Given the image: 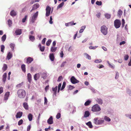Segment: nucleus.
Here are the masks:
<instances>
[{
	"instance_id": "nucleus-5",
	"label": "nucleus",
	"mask_w": 131,
	"mask_h": 131,
	"mask_svg": "<svg viewBox=\"0 0 131 131\" xmlns=\"http://www.w3.org/2000/svg\"><path fill=\"white\" fill-rule=\"evenodd\" d=\"M38 14V12L37 11L32 16L30 19L31 22L32 23H33L35 22L37 18Z\"/></svg>"
},
{
	"instance_id": "nucleus-62",
	"label": "nucleus",
	"mask_w": 131,
	"mask_h": 131,
	"mask_svg": "<svg viewBox=\"0 0 131 131\" xmlns=\"http://www.w3.org/2000/svg\"><path fill=\"white\" fill-rule=\"evenodd\" d=\"M66 63V61H65L63 62L61 66V67H63L64 65H65V64Z\"/></svg>"
},
{
	"instance_id": "nucleus-28",
	"label": "nucleus",
	"mask_w": 131,
	"mask_h": 131,
	"mask_svg": "<svg viewBox=\"0 0 131 131\" xmlns=\"http://www.w3.org/2000/svg\"><path fill=\"white\" fill-rule=\"evenodd\" d=\"M32 117L33 116L31 114L29 113L28 114V117L29 121H30L32 120Z\"/></svg>"
},
{
	"instance_id": "nucleus-25",
	"label": "nucleus",
	"mask_w": 131,
	"mask_h": 131,
	"mask_svg": "<svg viewBox=\"0 0 131 131\" xmlns=\"http://www.w3.org/2000/svg\"><path fill=\"white\" fill-rule=\"evenodd\" d=\"M29 38L30 40L32 42H33L35 40V37L31 35L29 36Z\"/></svg>"
},
{
	"instance_id": "nucleus-17",
	"label": "nucleus",
	"mask_w": 131,
	"mask_h": 131,
	"mask_svg": "<svg viewBox=\"0 0 131 131\" xmlns=\"http://www.w3.org/2000/svg\"><path fill=\"white\" fill-rule=\"evenodd\" d=\"M23 114L22 112H18L17 113L16 116V118H20L22 116Z\"/></svg>"
},
{
	"instance_id": "nucleus-14",
	"label": "nucleus",
	"mask_w": 131,
	"mask_h": 131,
	"mask_svg": "<svg viewBox=\"0 0 131 131\" xmlns=\"http://www.w3.org/2000/svg\"><path fill=\"white\" fill-rule=\"evenodd\" d=\"M41 73L35 74L34 76V79L35 80H37L39 78Z\"/></svg>"
},
{
	"instance_id": "nucleus-20",
	"label": "nucleus",
	"mask_w": 131,
	"mask_h": 131,
	"mask_svg": "<svg viewBox=\"0 0 131 131\" xmlns=\"http://www.w3.org/2000/svg\"><path fill=\"white\" fill-rule=\"evenodd\" d=\"M27 78L28 81L30 83L31 80V75L30 73L28 74Z\"/></svg>"
},
{
	"instance_id": "nucleus-3",
	"label": "nucleus",
	"mask_w": 131,
	"mask_h": 131,
	"mask_svg": "<svg viewBox=\"0 0 131 131\" xmlns=\"http://www.w3.org/2000/svg\"><path fill=\"white\" fill-rule=\"evenodd\" d=\"M101 110L100 107L98 104H96L92 107L91 111L93 112H96L100 111Z\"/></svg>"
},
{
	"instance_id": "nucleus-23",
	"label": "nucleus",
	"mask_w": 131,
	"mask_h": 131,
	"mask_svg": "<svg viewBox=\"0 0 131 131\" xmlns=\"http://www.w3.org/2000/svg\"><path fill=\"white\" fill-rule=\"evenodd\" d=\"M7 78V74L6 73H5L3 74V81L5 83L6 81V78Z\"/></svg>"
},
{
	"instance_id": "nucleus-37",
	"label": "nucleus",
	"mask_w": 131,
	"mask_h": 131,
	"mask_svg": "<svg viewBox=\"0 0 131 131\" xmlns=\"http://www.w3.org/2000/svg\"><path fill=\"white\" fill-rule=\"evenodd\" d=\"M9 46L11 48L12 50H13L14 49V48L15 46V45L13 43H10L9 45Z\"/></svg>"
},
{
	"instance_id": "nucleus-52",
	"label": "nucleus",
	"mask_w": 131,
	"mask_h": 131,
	"mask_svg": "<svg viewBox=\"0 0 131 131\" xmlns=\"http://www.w3.org/2000/svg\"><path fill=\"white\" fill-rule=\"evenodd\" d=\"M45 49V47L44 46L40 47V50L42 52H43L44 51Z\"/></svg>"
},
{
	"instance_id": "nucleus-44",
	"label": "nucleus",
	"mask_w": 131,
	"mask_h": 131,
	"mask_svg": "<svg viewBox=\"0 0 131 131\" xmlns=\"http://www.w3.org/2000/svg\"><path fill=\"white\" fill-rule=\"evenodd\" d=\"M102 60L101 59H97L94 61V62L95 63H99L102 62Z\"/></svg>"
},
{
	"instance_id": "nucleus-30",
	"label": "nucleus",
	"mask_w": 131,
	"mask_h": 131,
	"mask_svg": "<svg viewBox=\"0 0 131 131\" xmlns=\"http://www.w3.org/2000/svg\"><path fill=\"white\" fill-rule=\"evenodd\" d=\"M84 55L86 57V58L89 60H91V57L87 53H85L84 54Z\"/></svg>"
},
{
	"instance_id": "nucleus-8",
	"label": "nucleus",
	"mask_w": 131,
	"mask_h": 131,
	"mask_svg": "<svg viewBox=\"0 0 131 131\" xmlns=\"http://www.w3.org/2000/svg\"><path fill=\"white\" fill-rule=\"evenodd\" d=\"M51 10V8L49 6L47 7L46 9V16L48 17L49 15L50 14Z\"/></svg>"
},
{
	"instance_id": "nucleus-2",
	"label": "nucleus",
	"mask_w": 131,
	"mask_h": 131,
	"mask_svg": "<svg viewBox=\"0 0 131 131\" xmlns=\"http://www.w3.org/2000/svg\"><path fill=\"white\" fill-rule=\"evenodd\" d=\"M17 94L18 97L20 98H23L25 96L26 92L23 89H19L17 91Z\"/></svg>"
},
{
	"instance_id": "nucleus-12",
	"label": "nucleus",
	"mask_w": 131,
	"mask_h": 131,
	"mask_svg": "<svg viewBox=\"0 0 131 131\" xmlns=\"http://www.w3.org/2000/svg\"><path fill=\"white\" fill-rule=\"evenodd\" d=\"M9 93H10L9 92H7L5 93L4 97V99L5 100L7 101L8 100L9 95Z\"/></svg>"
},
{
	"instance_id": "nucleus-46",
	"label": "nucleus",
	"mask_w": 131,
	"mask_h": 131,
	"mask_svg": "<svg viewBox=\"0 0 131 131\" xmlns=\"http://www.w3.org/2000/svg\"><path fill=\"white\" fill-rule=\"evenodd\" d=\"M98 47V46H95V47H93L92 46H90L89 47L90 49H95Z\"/></svg>"
},
{
	"instance_id": "nucleus-24",
	"label": "nucleus",
	"mask_w": 131,
	"mask_h": 131,
	"mask_svg": "<svg viewBox=\"0 0 131 131\" xmlns=\"http://www.w3.org/2000/svg\"><path fill=\"white\" fill-rule=\"evenodd\" d=\"M21 33V30L20 29H17L15 31V33L17 35H20Z\"/></svg>"
},
{
	"instance_id": "nucleus-19",
	"label": "nucleus",
	"mask_w": 131,
	"mask_h": 131,
	"mask_svg": "<svg viewBox=\"0 0 131 131\" xmlns=\"http://www.w3.org/2000/svg\"><path fill=\"white\" fill-rule=\"evenodd\" d=\"M33 60V59L30 57H28L27 60L26 62L28 64H29Z\"/></svg>"
},
{
	"instance_id": "nucleus-58",
	"label": "nucleus",
	"mask_w": 131,
	"mask_h": 131,
	"mask_svg": "<svg viewBox=\"0 0 131 131\" xmlns=\"http://www.w3.org/2000/svg\"><path fill=\"white\" fill-rule=\"evenodd\" d=\"M62 79V76H60L58 78L57 81L58 82H60Z\"/></svg>"
},
{
	"instance_id": "nucleus-34",
	"label": "nucleus",
	"mask_w": 131,
	"mask_h": 131,
	"mask_svg": "<svg viewBox=\"0 0 131 131\" xmlns=\"http://www.w3.org/2000/svg\"><path fill=\"white\" fill-rule=\"evenodd\" d=\"M21 68L22 71L24 72L26 71L25 66L24 64H22L21 65Z\"/></svg>"
},
{
	"instance_id": "nucleus-21",
	"label": "nucleus",
	"mask_w": 131,
	"mask_h": 131,
	"mask_svg": "<svg viewBox=\"0 0 131 131\" xmlns=\"http://www.w3.org/2000/svg\"><path fill=\"white\" fill-rule=\"evenodd\" d=\"M123 14V11L121 9H119L117 12V16L119 17H121Z\"/></svg>"
},
{
	"instance_id": "nucleus-49",
	"label": "nucleus",
	"mask_w": 131,
	"mask_h": 131,
	"mask_svg": "<svg viewBox=\"0 0 131 131\" xmlns=\"http://www.w3.org/2000/svg\"><path fill=\"white\" fill-rule=\"evenodd\" d=\"M23 120L22 119L20 120L18 122V125L20 126L23 123Z\"/></svg>"
},
{
	"instance_id": "nucleus-36",
	"label": "nucleus",
	"mask_w": 131,
	"mask_h": 131,
	"mask_svg": "<svg viewBox=\"0 0 131 131\" xmlns=\"http://www.w3.org/2000/svg\"><path fill=\"white\" fill-rule=\"evenodd\" d=\"M104 119L105 121L108 122H110L111 121V119L106 116H105L104 117Z\"/></svg>"
},
{
	"instance_id": "nucleus-55",
	"label": "nucleus",
	"mask_w": 131,
	"mask_h": 131,
	"mask_svg": "<svg viewBox=\"0 0 131 131\" xmlns=\"http://www.w3.org/2000/svg\"><path fill=\"white\" fill-rule=\"evenodd\" d=\"M122 27H124V24L125 23V20L124 19H123L122 20Z\"/></svg>"
},
{
	"instance_id": "nucleus-33",
	"label": "nucleus",
	"mask_w": 131,
	"mask_h": 131,
	"mask_svg": "<svg viewBox=\"0 0 131 131\" xmlns=\"http://www.w3.org/2000/svg\"><path fill=\"white\" fill-rule=\"evenodd\" d=\"M6 37V34L4 35L2 37L1 39L2 41L4 42L5 40Z\"/></svg>"
},
{
	"instance_id": "nucleus-1",
	"label": "nucleus",
	"mask_w": 131,
	"mask_h": 131,
	"mask_svg": "<svg viewBox=\"0 0 131 131\" xmlns=\"http://www.w3.org/2000/svg\"><path fill=\"white\" fill-rule=\"evenodd\" d=\"M93 123L96 125H101L103 124L104 122V120L98 117L94 118L93 120Z\"/></svg>"
},
{
	"instance_id": "nucleus-61",
	"label": "nucleus",
	"mask_w": 131,
	"mask_h": 131,
	"mask_svg": "<svg viewBox=\"0 0 131 131\" xmlns=\"http://www.w3.org/2000/svg\"><path fill=\"white\" fill-rule=\"evenodd\" d=\"M46 38H44L43 39V40H42V44H45V42L46 41Z\"/></svg>"
},
{
	"instance_id": "nucleus-43",
	"label": "nucleus",
	"mask_w": 131,
	"mask_h": 131,
	"mask_svg": "<svg viewBox=\"0 0 131 131\" xmlns=\"http://www.w3.org/2000/svg\"><path fill=\"white\" fill-rule=\"evenodd\" d=\"M105 17L107 19H109L111 17V15L108 14H105Z\"/></svg>"
},
{
	"instance_id": "nucleus-56",
	"label": "nucleus",
	"mask_w": 131,
	"mask_h": 131,
	"mask_svg": "<svg viewBox=\"0 0 131 131\" xmlns=\"http://www.w3.org/2000/svg\"><path fill=\"white\" fill-rule=\"evenodd\" d=\"M129 58V56L128 55H126L124 57V60H127Z\"/></svg>"
},
{
	"instance_id": "nucleus-45",
	"label": "nucleus",
	"mask_w": 131,
	"mask_h": 131,
	"mask_svg": "<svg viewBox=\"0 0 131 131\" xmlns=\"http://www.w3.org/2000/svg\"><path fill=\"white\" fill-rule=\"evenodd\" d=\"M127 92L129 95L131 96V90L128 88L127 89Z\"/></svg>"
},
{
	"instance_id": "nucleus-39",
	"label": "nucleus",
	"mask_w": 131,
	"mask_h": 131,
	"mask_svg": "<svg viewBox=\"0 0 131 131\" xmlns=\"http://www.w3.org/2000/svg\"><path fill=\"white\" fill-rule=\"evenodd\" d=\"M7 67V66L6 64H4L3 67L2 68V69L3 71H5L6 70Z\"/></svg>"
},
{
	"instance_id": "nucleus-16",
	"label": "nucleus",
	"mask_w": 131,
	"mask_h": 131,
	"mask_svg": "<svg viewBox=\"0 0 131 131\" xmlns=\"http://www.w3.org/2000/svg\"><path fill=\"white\" fill-rule=\"evenodd\" d=\"M40 75H41V77L43 78L44 79L46 78L47 76V73H41Z\"/></svg>"
},
{
	"instance_id": "nucleus-57",
	"label": "nucleus",
	"mask_w": 131,
	"mask_h": 131,
	"mask_svg": "<svg viewBox=\"0 0 131 131\" xmlns=\"http://www.w3.org/2000/svg\"><path fill=\"white\" fill-rule=\"evenodd\" d=\"M119 73L118 72H116V75L115 77V78L116 79H117L119 76Z\"/></svg>"
},
{
	"instance_id": "nucleus-42",
	"label": "nucleus",
	"mask_w": 131,
	"mask_h": 131,
	"mask_svg": "<svg viewBox=\"0 0 131 131\" xmlns=\"http://www.w3.org/2000/svg\"><path fill=\"white\" fill-rule=\"evenodd\" d=\"M96 4L99 6H101L102 5V2L101 1H97L96 2Z\"/></svg>"
},
{
	"instance_id": "nucleus-60",
	"label": "nucleus",
	"mask_w": 131,
	"mask_h": 131,
	"mask_svg": "<svg viewBox=\"0 0 131 131\" xmlns=\"http://www.w3.org/2000/svg\"><path fill=\"white\" fill-rule=\"evenodd\" d=\"M97 67L98 68H99L100 69L101 68H103L104 67V66L103 65H101L99 66H97Z\"/></svg>"
},
{
	"instance_id": "nucleus-11",
	"label": "nucleus",
	"mask_w": 131,
	"mask_h": 131,
	"mask_svg": "<svg viewBox=\"0 0 131 131\" xmlns=\"http://www.w3.org/2000/svg\"><path fill=\"white\" fill-rule=\"evenodd\" d=\"M12 53L10 52H8L6 57V59L9 60L12 57Z\"/></svg>"
},
{
	"instance_id": "nucleus-7",
	"label": "nucleus",
	"mask_w": 131,
	"mask_h": 131,
	"mask_svg": "<svg viewBox=\"0 0 131 131\" xmlns=\"http://www.w3.org/2000/svg\"><path fill=\"white\" fill-rule=\"evenodd\" d=\"M70 81L73 84H75L79 82V81L77 80L74 76L71 77Z\"/></svg>"
},
{
	"instance_id": "nucleus-27",
	"label": "nucleus",
	"mask_w": 131,
	"mask_h": 131,
	"mask_svg": "<svg viewBox=\"0 0 131 131\" xmlns=\"http://www.w3.org/2000/svg\"><path fill=\"white\" fill-rule=\"evenodd\" d=\"M57 49V47L52 46L51 48L50 51L52 52H54Z\"/></svg>"
},
{
	"instance_id": "nucleus-63",
	"label": "nucleus",
	"mask_w": 131,
	"mask_h": 131,
	"mask_svg": "<svg viewBox=\"0 0 131 131\" xmlns=\"http://www.w3.org/2000/svg\"><path fill=\"white\" fill-rule=\"evenodd\" d=\"M31 125H29L28 126L27 128V131H29L31 127Z\"/></svg>"
},
{
	"instance_id": "nucleus-40",
	"label": "nucleus",
	"mask_w": 131,
	"mask_h": 131,
	"mask_svg": "<svg viewBox=\"0 0 131 131\" xmlns=\"http://www.w3.org/2000/svg\"><path fill=\"white\" fill-rule=\"evenodd\" d=\"M66 83L65 82H63L62 85L61 89V90H62L66 86Z\"/></svg>"
},
{
	"instance_id": "nucleus-26",
	"label": "nucleus",
	"mask_w": 131,
	"mask_h": 131,
	"mask_svg": "<svg viewBox=\"0 0 131 131\" xmlns=\"http://www.w3.org/2000/svg\"><path fill=\"white\" fill-rule=\"evenodd\" d=\"M86 124L90 128L93 127V126L91 121H89L86 123Z\"/></svg>"
},
{
	"instance_id": "nucleus-18",
	"label": "nucleus",
	"mask_w": 131,
	"mask_h": 131,
	"mask_svg": "<svg viewBox=\"0 0 131 131\" xmlns=\"http://www.w3.org/2000/svg\"><path fill=\"white\" fill-rule=\"evenodd\" d=\"M98 103L99 104L101 105L103 103V101L101 98H97L96 100Z\"/></svg>"
},
{
	"instance_id": "nucleus-29",
	"label": "nucleus",
	"mask_w": 131,
	"mask_h": 131,
	"mask_svg": "<svg viewBox=\"0 0 131 131\" xmlns=\"http://www.w3.org/2000/svg\"><path fill=\"white\" fill-rule=\"evenodd\" d=\"M91 102V101L90 100H88L85 102L84 105L85 106H88L90 105Z\"/></svg>"
},
{
	"instance_id": "nucleus-51",
	"label": "nucleus",
	"mask_w": 131,
	"mask_h": 131,
	"mask_svg": "<svg viewBox=\"0 0 131 131\" xmlns=\"http://www.w3.org/2000/svg\"><path fill=\"white\" fill-rule=\"evenodd\" d=\"M57 86H56L54 88H52V90L53 92H57Z\"/></svg>"
},
{
	"instance_id": "nucleus-54",
	"label": "nucleus",
	"mask_w": 131,
	"mask_h": 131,
	"mask_svg": "<svg viewBox=\"0 0 131 131\" xmlns=\"http://www.w3.org/2000/svg\"><path fill=\"white\" fill-rule=\"evenodd\" d=\"M73 50V47L71 46H70L69 48L68 51L70 52H71Z\"/></svg>"
},
{
	"instance_id": "nucleus-10",
	"label": "nucleus",
	"mask_w": 131,
	"mask_h": 131,
	"mask_svg": "<svg viewBox=\"0 0 131 131\" xmlns=\"http://www.w3.org/2000/svg\"><path fill=\"white\" fill-rule=\"evenodd\" d=\"M47 123L50 124H51L53 123V118L52 116H51L47 121Z\"/></svg>"
},
{
	"instance_id": "nucleus-22",
	"label": "nucleus",
	"mask_w": 131,
	"mask_h": 131,
	"mask_svg": "<svg viewBox=\"0 0 131 131\" xmlns=\"http://www.w3.org/2000/svg\"><path fill=\"white\" fill-rule=\"evenodd\" d=\"M90 115L89 112L88 111H86L84 113V117H89Z\"/></svg>"
},
{
	"instance_id": "nucleus-48",
	"label": "nucleus",
	"mask_w": 131,
	"mask_h": 131,
	"mask_svg": "<svg viewBox=\"0 0 131 131\" xmlns=\"http://www.w3.org/2000/svg\"><path fill=\"white\" fill-rule=\"evenodd\" d=\"M27 15H26L25 16V17L23 18L22 20V22L23 23H24L25 22L27 18Z\"/></svg>"
},
{
	"instance_id": "nucleus-59",
	"label": "nucleus",
	"mask_w": 131,
	"mask_h": 131,
	"mask_svg": "<svg viewBox=\"0 0 131 131\" xmlns=\"http://www.w3.org/2000/svg\"><path fill=\"white\" fill-rule=\"evenodd\" d=\"M69 88L70 90H72L74 88V87L73 86H72L70 85L69 86Z\"/></svg>"
},
{
	"instance_id": "nucleus-6",
	"label": "nucleus",
	"mask_w": 131,
	"mask_h": 131,
	"mask_svg": "<svg viewBox=\"0 0 131 131\" xmlns=\"http://www.w3.org/2000/svg\"><path fill=\"white\" fill-rule=\"evenodd\" d=\"M114 26L117 29L119 28L121 24V21L118 19L115 20L114 21Z\"/></svg>"
},
{
	"instance_id": "nucleus-50",
	"label": "nucleus",
	"mask_w": 131,
	"mask_h": 131,
	"mask_svg": "<svg viewBox=\"0 0 131 131\" xmlns=\"http://www.w3.org/2000/svg\"><path fill=\"white\" fill-rule=\"evenodd\" d=\"M61 116V114L60 113H58L56 115V118L57 119H59Z\"/></svg>"
},
{
	"instance_id": "nucleus-38",
	"label": "nucleus",
	"mask_w": 131,
	"mask_h": 131,
	"mask_svg": "<svg viewBox=\"0 0 131 131\" xmlns=\"http://www.w3.org/2000/svg\"><path fill=\"white\" fill-rule=\"evenodd\" d=\"M51 41L52 40L51 39H49L46 42V45L48 46H49L50 45Z\"/></svg>"
},
{
	"instance_id": "nucleus-32",
	"label": "nucleus",
	"mask_w": 131,
	"mask_h": 131,
	"mask_svg": "<svg viewBox=\"0 0 131 131\" xmlns=\"http://www.w3.org/2000/svg\"><path fill=\"white\" fill-rule=\"evenodd\" d=\"M64 2H63L57 6V9H58L61 8L64 5Z\"/></svg>"
},
{
	"instance_id": "nucleus-47",
	"label": "nucleus",
	"mask_w": 131,
	"mask_h": 131,
	"mask_svg": "<svg viewBox=\"0 0 131 131\" xmlns=\"http://www.w3.org/2000/svg\"><path fill=\"white\" fill-rule=\"evenodd\" d=\"M125 116L126 117L131 119V114H125Z\"/></svg>"
},
{
	"instance_id": "nucleus-31",
	"label": "nucleus",
	"mask_w": 131,
	"mask_h": 131,
	"mask_svg": "<svg viewBox=\"0 0 131 131\" xmlns=\"http://www.w3.org/2000/svg\"><path fill=\"white\" fill-rule=\"evenodd\" d=\"M24 107L25 109L26 110L28 109V105L27 104V103H23V104Z\"/></svg>"
},
{
	"instance_id": "nucleus-41",
	"label": "nucleus",
	"mask_w": 131,
	"mask_h": 131,
	"mask_svg": "<svg viewBox=\"0 0 131 131\" xmlns=\"http://www.w3.org/2000/svg\"><path fill=\"white\" fill-rule=\"evenodd\" d=\"M8 25L9 27H10L12 26V21L10 19H9L8 21Z\"/></svg>"
},
{
	"instance_id": "nucleus-35",
	"label": "nucleus",
	"mask_w": 131,
	"mask_h": 131,
	"mask_svg": "<svg viewBox=\"0 0 131 131\" xmlns=\"http://www.w3.org/2000/svg\"><path fill=\"white\" fill-rule=\"evenodd\" d=\"M5 47L4 45H2L1 46V51L3 53L4 52V50L5 49Z\"/></svg>"
},
{
	"instance_id": "nucleus-4",
	"label": "nucleus",
	"mask_w": 131,
	"mask_h": 131,
	"mask_svg": "<svg viewBox=\"0 0 131 131\" xmlns=\"http://www.w3.org/2000/svg\"><path fill=\"white\" fill-rule=\"evenodd\" d=\"M101 31L104 35H106L107 33V28L105 25L102 26L101 27Z\"/></svg>"
},
{
	"instance_id": "nucleus-9",
	"label": "nucleus",
	"mask_w": 131,
	"mask_h": 131,
	"mask_svg": "<svg viewBox=\"0 0 131 131\" xmlns=\"http://www.w3.org/2000/svg\"><path fill=\"white\" fill-rule=\"evenodd\" d=\"M39 4L38 3H36V4H34L32 6V9L30 10V12H31L32 11L38 8H39Z\"/></svg>"
},
{
	"instance_id": "nucleus-13",
	"label": "nucleus",
	"mask_w": 131,
	"mask_h": 131,
	"mask_svg": "<svg viewBox=\"0 0 131 131\" xmlns=\"http://www.w3.org/2000/svg\"><path fill=\"white\" fill-rule=\"evenodd\" d=\"M49 58L51 61H53L54 58V53H50L49 55Z\"/></svg>"
},
{
	"instance_id": "nucleus-15",
	"label": "nucleus",
	"mask_w": 131,
	"mask_h": 131,
	"mask_svg": "<svg viewBox=\"0 0 131 131\" xmlns=\"http://www.w3.org/2000/svg\"><path fill=\"white\" fill-rule=\"evenodd\" d=\"M16 14V12L14 10H12L10 13V15L13 17L15 16Z\"/></svg>"
},
{
	"instance_id": "nucleus-53",
	"label": "nucleus",
	"mask_w": 131,
	"mask_h": 131,
	"mask_svg": "<svg viewBox=\"0 0 131 131\" xmlns=\"http://www.w3.org/2000/svg\"><path fill=\"white\" fill-rule=\"evenodd\" d=\"M52 18L51 16L50 17V19L49 21V23L50 24H52L53 23L52 21Z\"/></svg>"
},
{
	"instance_id": "nucleus-64",
	"label": "nucleus",
	"mask_w": 131,
	"mask_h": 131,
	"mask_svg": "<svg viewBox=\"0 0 131 131\" xmlns=\"http://www.w3.org/2000/svg\"><path fill=\"white\" fill-rule=\"evenodd\" d=\"M109 66L110 67L113 69L115 67L114 65V64L112 65L110 63L109 64Z\"/></svg>"
}]
</instances>
